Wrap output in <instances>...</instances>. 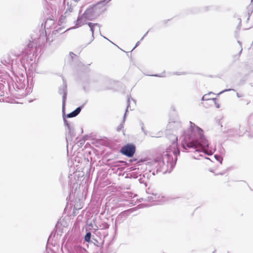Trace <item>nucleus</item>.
Here are the masks:
<instances>
[{"mask_svg": "<svg viewBox=\"0 0 253 253\" xmlns=\"http://www.w3.org/2000/svg\"><path fill=\"white\" fill-rule=\"evenodd\" d=\"M190 134L184 132L181 137L183 149L190 151L194 150L193 157L195 159H200V157H203V154L211 155L212 151L203 134V130L191 122H190Z\"/></svg>", "mask_w": 253, "mask_h": 253, "instance_id": "nucleus-1", "label": "nucleus"}, {"mask_svg": "<svg viewBox=\"0 0 253 253\" xmlns=\"http://www.w3.org/2000/svg\"><path fill=\"white\" fill-rule=\"evenodd\" d=\"M172 144L164 153L162 157H158L156 159L144 160L147 166V169L151 172L156 169V171L165 169L167 168L172 169L174 166L177 159V155L179 151L177 147V137L175 135L171 136Z\"/></svg>", "mask_w": 253, "mask_h": 253, "instance_id": "nucleus-2", "label": "nucleus"}, {"mask_svg": "<svg viewBox=\"0 0 253 253\" xmlns=\"http://www.w3.org/2000/svg\"><path fill=\"white\" fill-rule=\"evenodd\" d=\"M111 0H103L88 8L84 14L88 20H92L106 10L105 5Z\"/></svg>", "mask_w": 253, "mask_h": 253, "instance_id": "nucleus-3", "label": "nucleus"}, {"mask_svg": "<svg viewBox=\"0 0 253 253\" xmlns=\"http://www.w3.org/2000/svg\"><path fill=\"white\" fill-rule=\"evenodd\" d=\"M58 22L51 18L47 19L44 22V29L46 34H56L57 33H63L65 32L63 27Z\"/></svg>", "mask_w": 253, "mask_h": 253, "instance_id": "nucleus-4", "label": "nucleus"}, {"mask_svg": "<svg viewBox=\"0 0 253 253\" xmlns=\"http://www.w3.org/2000/svg\"><path fill=\"white\" fill-rule=\"evenodd\" d=\"M135 152V147L133 144H127L121 149V152L128 157H131Z\"/></svg>", "mask_w": 253, "mask_h": 253, "instance_id": "nucleus-5", "label": "nucleus"}, {"mask_svg": "<svg viewBox=\"0 0 253 253\" xmlns=\"http://www.w3.org/2000/svg\"><path fill=\"white\" fill-rule=\"evenodd\" d=\"M64 124L66 126H67L69 133L66 135V140L67 143H68L69 141H71L72 140V136L74 133V128L73 127L70 126V124L67 122V121L65 119L64 120Z\"/></svg>", "mask_w": 253, "mask_h": 253, "instance_id": "nucleus-6", "label": "nucleus"}, {"mask_svg": "<svg viewBox=\"0 0 253 253\" xmlns=\"http://www.w3.org/2000/svg\"><path fill=\"white\" fill-rule=\"evenodd\" d=\"M181 127V124L178 121L169 122L167 126V128L173 130H177Z\"/></svg>", "mask_w": 253, "mask_h": 253, "instance_id": "nucleus-7", "label": "nucleus"}, {"mask_svg": "<svg viewBox=\"0 0 253 253\" xmlns=\"http://www.w3.org/2000/svg\"><path fill=\"white\" fill-rule=\"evenodd\" d=\"M59 92L60 94H62V109L63 111L65 109V101L67 96V86L65 84H64L62 88L59 89Z\"/></svg>", "mask_w": 253, "mask_h": 253, "instance_id": "nucleus-8", "label": "nucleus"}, {"mask_svg": "<svg viewBox=\"0 0 253 253\" xmlns=\"http://www.w3.org/2000/svg\"><path fill=\"white\" fill-rule=\"evenodd\" d=\"M88 20L86 18V16L84 13L81 16H79L76 22V27H79L82 25L87 24V21Z\"/></svg>", "mask_w": 253, "mask_h": 253, "instance_id": "nucleus-9", "label": "nucleus"}, {"mask_svg": "<svg viewBox=\"0 0 253 253\" xmlns=\"http://www.w3.org/2000/svg\"><path fill=\"white\" fill-rule=\"evenodd\" d=\"M71 253H88L87 251L82 247L75 245L71 249Z\"/></svg>", "mask_w": 253, "mask_h": 253, "instance_id": "nucleus-10", "label": "nucleus"}, {"mask_svg": "<svg viewBox=\"0 0 253 253\" xmlns=\"http://www.w3.org/2000/svg\"><path fill=\"white\" fill-rule=\"evenodd\" d=\"M33 46L34 42L31 41L29 42L26 47L22 51L23 53L25 55L31 54L33 52Z\"/></svg>", "mask_w": 253, "mask_h": 253, "instance_id": "nucleus-11", "label": "nucleus"}, {"mask_svg": "<svg viewBox=\"0 0 253 253\" xmlns=\"http://www.w3.org/2000/svg\"><path fill=\"white\" fill-rule=\"evenodd\" d=\"M88 25L90 27L92 36H93L94 32L96 29H98V30L100 31V26L98 24L89 22L88 23Z\"/></svg>", "mask_w": 253, "mask_h": 253, "instance_id": "nucleus-12", "label": "nucleus"}, {"mask_svg": "<svg viewBox=\"0 0 253 253\" xmlns=\"http://www.w3.org/2000/svg\"><path fill=\"white\" fill-rule=\"evenodd\" d=\"M81 109H82V107H78L75 110H74L72 112L68 114L67 115V117L68 118H72V117H76L80 113V112L81 111Z\"/></svg>", "mask_w": 253, "mask_h": 253, "instance_id": "nucleus-13", "label": "nucleus"}, {"mask_svg": "<svg viewBox=\"0 0 253 253\" xmlns=\"http://www.w3.org/2000/svg\"><path fill=\"white\" fill-rule=\"evenodd\" d=\"M131 101H133L135 103V101H134V100L133 99L130 98L129 97L127 99V108H126V112H125V115H124V119H123V123H124L125 121V119H126V113L128 111V108L130 107V104Z\"/></svg>", "mask_w": 253, "mask_h": 253, "instance_id": "nucleus-14", "label": "nucleus"}, {"mask_svg": "<svg viewBox=\"0 0 253 253\" xmlns=\"http://www.w3.org/2000/svg\"><path fill=\"white\" fill-rule=\"evenodd\" d=\"M91 238V233L90 232L86 233L84 236V241L86 242H89Z\"/></svg>", "mask_w": 253, "mask_h": 253, "instance_id": "nucleus-15", "label": "nucleus"}, {"mask_svg": "<svg viewBox=\"0 0 253 253\" xmlns=\"http://www.w3.org/2000/svg\"><path fill=\"white\" fill-rule=\"evenodd\" d=\"M211 93H212V92H210V93H209V94H205V95L203 96V97H202V100H210V98L209 97V95L210 94H211Z\"/></svg>", "mask_w": 253, "mask_h": 253, "instance_id": "nucleus-16", "label": "nucleus"}, {"mask_svg": "<svg viewBox=\"0 0 253 253\" xmlns=\"http://www.w3.org/2000/svg\"><path fill=\"white\" fill-rule=\"evenodd\" d=\"M214 157L217 161L220 162V164L222 163V161L223 159L220 156L215 155L214 156Z\"/></svg>", "mask_w": 253, "mask_h": 253, "instance_id": "nucleus-17", "label": "nucleus"}, {"mask_svg": "<svg viewBox=\"0 0 253 253\" xmlns=\"http://www.w3.org/2000/svg\"><path fill=\"white\" fill-rule=\"evenodd\" d=\"M230 90H234V89H224L222 91H221V92H220L219 93H218V94H221L222 93H223V92H226V91H230Z\"/></svg>", "mask_w": 253, "mask_h": 253, "instance_id": "nucleus-18", "label": "nucleus"}, {"mask_svg": "<svg viewBox=\"0 0 253 253\" xmlns=\"http://www.w3.org/2000/svg\"><path fill=\"white\" fill-rule=\"evenodd\" d=\"M141 129L143 131V132L146 134V132L144 129V124L143 123L141 124Z\"/></svg>", "mask_w": 253, "mask_h": 253, "instance_id": "nucleus-19", "label": "nucleus"}, {"mask_svg": "<svg viewBox=\"0 0 253 253\" xmlns=\"http://www.w3.org/2000/svg\"><path fill=\"white\" fill-rule=\"evenodd\" d=\"M148 32H149V31H147V32L144 34V35L143 36V37L141 39V40H142L145 36H146V35H147V34L148 33Z\"/></svg>", "mask_w": 253, "mask_h": 253, "instance_id": "nucleus-20", "label": "nucleus"}, {"mask_svg": "<svg viewBox=\"0 0 253 253\" xmlns=\"http://www.w3.org/2000/svg\"><path fill=\"white\" fill-rule=\"evenodd\" d=\"M139 44H140V41L137 42H136V45H135V47H134V48H135L136 47H137V46Z\"/></svg>", "mask_w": 253, "mask_h": 253, "instance_id": "nucleus-21", "label": "nucleus"}, {"mask_svg": "<svg viewBox=\"0 0 253 253\" xmlns=\"http://www.w3.org/2000/svg\"><path fill=\"white\" fill-rule=\"evenodd\" d=\"M45 253H55L52 251H47Z\"/></svg>", "mask_w": 253, "mask_h": 253, "instance_id": "nucleus-22", "label": "nucleus"}, {"mask_svg": "<svg viewBox=\"0 0 253 253\" xmlns=\"http://www.w3.org/2000/svg\"><path fill=\"white\" fill-rule=\"evenodd\" d=\"M237 96L238 97H241L242 96V95H240L239 93H237Z\"/></svg>", "mask_w": 253, "mask_h": 253, "instance_id": "nucleus-23", "label": "nucleus"}, {"mask_svg": "<svg viewBox=\"0 0 253 253\" xmlns=\"http://www.w3.org/2000/svg\"><path fill=\"white\" fill-rule=\"evenodd\" d=\"M70 55L72 57V55H74V54L72 52H70Z\"/></svg>", "mask_w": 253, "mask_h": 253, "instance_id": "nucleus-24", "label": "nucleus"}, {"mask_svg": "<svg viewBox=\"0 0 253 253\" xmlns=\"http://www.w3.org/2000/svg\"><path fill=\"white\" fill-rule=\"evenodd\" d=\"M155 76H157V77H164V76H159V75H155Z\"/></svg>", "mask_w": 253, "mask_h": 253, "instance_id": "nucleus-25", "label": "nucleus"}, {"mask_svg": "<svg viewBox=\"0 0 253 253\" xmlns=\"http://www.w3.org/2000/svg\"><path fill=\"white\" fill-rule=\"evenodd\" d=\"M216 107L217 108H219V104H216Z\"/></svg>", "mask_w": 253, "mask_h": 253, "instance_id": "nucleus-26", "label": "nucleus"}, {"mask_svg": "<svg viewBox=\"0 0 253 253\" xmlns=\"http://www.w3.org/2000/svg\"><path fill=\"white\" fill-rule=\"evenodd\" d=\"M122 127H123V126L121 125L120 126H119V127L118 128V129H121Z\"/></svg>", "mask_w": 253, "mask_h": 253, "instance_id": "nucleus-27", "label": "nucleus"}, {"mask_svg": "<svg viewBox=\"0 0 253 253\" xmlns=\"http://www.w3.org/2000/svg\"><path fill=\"white\" fill-rule=\"evenodd\" d=\"M238 42L239 43L240 45H241V42L240 41H238Z\"/></svg>", "mask_w": 253, "mask_h": 253, "instance_id": "nucleus-28", "label": "nucleus"}, {"mask_svg": "<svg viewBox=\"0 0 253 253\" xmlns=\"http://www.w3.org/2000/svg\"><path fill=\"white\" fill-rule=\"evenodd\" d=\"M152 173H153V175H154L155 174V172L154 171H152Z\"/></svg>", "mask_w": 253, "mask_h": 253, "instance_id": "nucleus-29", "label": "nucleus"}, {"mask_svg": "<svg viewBox=\"0 0 253 253\" xmlns=\"http://www.w3.org/2000/svg\"><path fill=\"white\" fill-rule=\"evenodd\" d=\"M239 20H240V23H241V19H239Z\"/></svg>", "mask_w": 253, "mask_h": 253, "instance_id": "nucleus-30", "label": "nucleus"}, {"mask_svg": "<svg viewBox=\"0 0 253 253\" xmlns=\"http://www.w3.org/2000/svg\"><path fill=\"white\" fill-rule=\"evenodd\" d=\"M51 9L52 11L53 10V8L52 7H51Z\"/></svg>", "mask_w": 253, "mask_h": 253, "instance_id": "nucleus-31", "label": "nucleus"}, {"mask_svg": "<svg viewBox=\"0 0 253 253\" xmlns=\"http://www.w3.org/2000/svg\"><path fill=\"white\" fill-rule=\"evenodd\" d=\"M252 44L253 45V42Z\"/></svg>", "mask_w": 253, "mask_h": 253, "instance_id": "nucleus-32", "label": "nucleus"}]
</instances>
